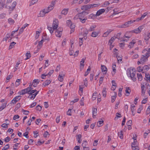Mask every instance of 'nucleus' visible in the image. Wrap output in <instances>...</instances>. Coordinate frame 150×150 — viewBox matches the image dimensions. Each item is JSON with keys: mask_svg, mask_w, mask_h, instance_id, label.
<instances>
[{"mask_svg": "<svg viewBox=\"0 0 150 150\" xmlns=\"http://www.w3.org/2000/svg\"><path fill=\"white\" fill-rule=\"evenodd\" d=\"M55 4V2L52 1L51 4L49 5L47 8H45L40 11L39 13L40 16L41 17H44L45 14L48 13L53 8Z\"/></svg>", "mask_w": 150, "mask_h": 150, "instance_id": "nucleus-1", "label": "nucleus"}, {"mask_svg": "<svg viewBox=\"0 0 150 150\" xmlns=\"http://www.w3.org/2000/svg\"><path fill=\"white\" fill-rule=\"evenodd\" d=\"M135 73V71H134L133 69L131 70H128L127 72V74L130 76L131 79L134 81H135L137 80L136 78L134 77Z\"/></svg>", "mask_w": 150, "mask_h": 150, "instance_id": "nucleus-2", "label": "nucleus"}, {"mask_svg": "<svg viewBox=\"0 0 150 150\" xmlns=\"http://www.w3.org/2000/svg\"><path fill=\"white\" fill-rule=\"evenodd\" d=\"M149 56H147L146 54H144L142 56L140 59V60L142 63L144 64V62H146L148 60V58Z\"/></svg>", "mask_w": 150, "mask_h": 150, "instance_id": "nucleus-3", "label": "nucleus"}, {"mask_svg": "<svg viewBox=\"0 0 150 150\" xmlns=\"http://www.w3.org/2000/svg\"><path fill=\"white\" fill-rule=\"evenodd\" d=\"M88 14V13L85 11L79 13V18H83L85 17H86L85 16Z\"/></svg>", "mask_w": 150, "mask_h": 150, "instance_id": "nucleus-4", "label": "nucleus"}, {"mask_svg": "<svg viewBox=\"0 0 150 150\" xmlns=\"http://www.w3.org/2000/svg\"><path fill=\"white\" fill-rule=\"evenodd\" d=\"M57 22L58 21L57 20H55L54 21L52 25L53 30L56 29L58 27Z\"/></svg>", "mask_w": 150, "mask_h": 150, "instance_id": "nucleus-5", "label": "nucleus"}, {"mask_svg": "<svg viewBox=\"0 0 150 150\" xmlns=\"http://www.w3.org/2000/svg\"><path fill=\"white\" fill-rule=\"evenodd\" d=\"M62 29H58L55 32V35L57 37H60L62 35Z\"/></svg>", "mask_w": 150, "mask_h": 150, "instance_id": "nucleus-6", "label": "nucleus"}, {"mask_svg": "<svg viewBox=\"0 0 150 150\" xmlns=\"http://www.w3.org/2000/svg\"><path fill=\"white\" fill-rule=\"evenodd\" d=\"M90 8H91L90 4L84 5L81 7V9L85 11H87Z\"/></svg>", "mask_w": 150, "mask_h": 150, "instance_id": "nucleus-7", "label": "nucleus"}, {"mask_svg": "<svg viewBox=\"0 0 150 150\" xmlns=\"http://www.w3.org/2000/svg\"><path fill=\"white\" fill-rule=\"evenodd\" d=\"M142 26H139L137 28L134 29L132 30V32L135 33H139L142 30Z\"/></svg>", "mask_w": 150, "mask_h": 150, "instance_id": "nucleus-8", "label": "nucleus"}, {"mask_svg": "<svg viewBox=\"0 0 150 150\" xmlns=\"http://www.w3.org/2000/svg\"><path fill=\"white\" fill-rule=\"evenodd\" d=\"M144 84V83H143V84L142 85V84L141 83V90H142V96H144V94H145V91H146L145 86Z\"/></svg>", "mask_w": 150, "mask_h": 150, "instance_id": "nucleus-9", "label": "nucleus"}, {"mask_svg": "<svg viewBox=\"0 0 150 150\" xmlns=\"http://www.w3.org/2000/svg\"><path fill=\"white\" fill-rule=\"evenodd\" d=\"M135 52L134 51H132L129 52V54L131 55H133L132 57V58L133 59H137L138 58L139 56L136 53L135 54Z\"/></svg>", "mask_w": 150, "mask_h": 150, "instance_id": "nucleus-10", "label": "nucleus"}, {"mask_svg": "<svg viewBox=\"0 0 150 150\" xmlns=\"http://www.w3.org/2000/svg\"><path fill=\"white\" fill-rule=\"evenodd\" d=\"M136 42L135 40H132L131 42H130L129 45L128 47L129 48H132L134 46V44L136 43Z\"/></svg>", "mask_w": 150, "mask_h": 150, "instance_id": "nucleus-11", "label": "nucleus"}, {"mask_svg": "<svg viewBox=\"0 0 150 150\" xmlns=\"http://www.w3.org/2000/svg\"><path fill=\"white\" fill-rule=\"evenodd\" d=\"M111 93L113 94V95L111 97V101L113 103L115 99L117 94L116 93L114 92Z\"/></svg>", "mask_w": 150, "mask_h": 150, "instance_id": "nucleus-12", "label": "nucleus"}, {"mask_svg": "<svg viewBox=\"0 0 150 150\" xmlns=\"http://www.w3.org/2000/svg\"><path fill=\"white\" fill-rule=\"evenodd\" d=\"M39 82V81L38 79H35L33 81L32 85L34 87H35L38 84Z\"/></svg>", "mask_w": 150, "mask_h": 150, "instance_id": "nucleus-13", "label": "nucleus"}, {"mask_svg": "<svg viewBox=\"0 0 150 150\" xmlns=\"http://www.w3.org/2000/svg\"><path fill=\"white\" fill-rule=\"evenodd\" d=\"M113 11L114 13L111 15L112 16H114L115 15L118 14L120 12H118L119 11L118 8H116L114 9L113 10Z\"/></svg>", "mask_w": 150, "mask_h": 150, "instance_id": "nucleus-14", "label": "nucleus"}, {"mask_svg": "<svg viewBox=\"0 0 150 150\" xmlns=\"http://www.w3.org/2000/svg\"><path fill=\"white\" fill-rule=\"evenodd\" d=\"M85 60V59L83 58L81 61L80 62V69H82L84 66V61Z\"/></svg>", "mask_w": 150, "mask_h": 150, "instance_id": "nucleus-15", "label": "nucleus"}, {"mask_svg": "<svg viewBox=\"0 0 150 150\" xmlns=\"http://www.w3.org/2000/svg\"><path fill=\"white\" fill-rule=\"evenodd\" d=\"M131 34L130 32H127L125 33L124 38H129L131 37Z\"/></svg>", "mask_w": 150, "mask_h": 150, "instance_id": "nucleus-16", "label": "nucleus"}, {"mask_svg": "<svg viewBox=\"0 0 150 150\" xmlns=\"http://www.w3.org/2000/svg\"><path fill=\"white\" fill-rule=\"evenodd\" d=\"M131 92V90L129 87H126L125 92L126 95L127 96H128Z\"/></svg>", "mask_w": 150, "mask_h": 150, "instance_id": "nucleus-17", "label": "nucleus"}, {"mask_svg": "<svg viewBox=\"0 0 150 150\" xmlns=\"http://www.w3.org/2000/svg\"><path fill=\"white\" fill-rule=\"evenodd\" d=\"M97 109L96 108H94L92 110V114L93 117L94 118L95 116L97 115Z\"/></svg>", "mask_w": 150, "mask_h": 150, "instance_id": "nucleus-18", "label": "nucleus"}, {"mask_svg": "<svg viewBox=\"0 0 150 150\" xmlns=\"http://www.w3.org/2000/svg\"><path fill=\"white\" fill-rule=\"evenodd\" d=\"M103 13V9H102L98 10L97 12L95 15L96 16H98L100 15Z\"/></svg>", "mask_w": 150, "mask_h": 150, "instance_id": "nucleus-19", "label": "nucleus"}, {"mask_svg": "<svg viewBox=\"0 0 150 150\" xmlns=\"http://www.w3.org/2000/svg\"><path fill=\"white\" fill-rule=\"evenodd\" d=\"M51 82L50 80H46L45 82H43L42 84V86L43 87H45L46 86L48 85Z\"/></svg>", "mask_w": 150, "mask_h": 150, "instance_id": "nucleus-20", "label": "nucleus"}, {"mask_svg": "<svg viewBox=\"0 0 150 150\" xmlns=\"http://www.w3.org/2000/svg\"><path fill=\"white\" fill-rule=\"evenodd\" d=\"M39 91L36 92L35 93L31 94L32 96H28V98H30L32 99H33L35 98V97L36 96V95L38 94L39 92Z\"/></svg>", "mask_w": 150, "mask_h": 150, "instance_id": "nucleus-21", "label": "nucleus"}, {"mask_svg": "<svg viewBox=\"0 0 150 150\" xmlns=\"http://www.w3.org/2000/svg\"><path fill=\"white\" fill-rule=\"evenodd\" d=\"M112 31L111 29H108L107 31L104 33V37H107L110 33Z\"/></svg>", "mask_w": 150, "mask_h": 150, "instance_id": "nucleus-22", "label": "nucleus"}, {"mask_svg": "<svg viewBox=\"0 0 150 150\" xmlns=\"http://www.w3.org/2000/svg\"><path fill=\"white\" fill-rule=\"evenodd\" d=\"M12 0H7L6 1V4H5V7L6 8H8V7H9V9H10L11 8V7L9 6H8V5L12 1Z\"/></svg>", "mask_w": 150, "mask_h": 150, "instance_id": "nucleus-23", "label": "nucleus"}, {"mask_svg": "<svg viewBox=\"0 0 150 150\" xmlns=\"http://www.w3.org/2000/svg\"><path fill=\"white\" fill-rule=\"evenodd\" d=\"M65 76V74H59L58 76V80L60 82L63 81V77Z\"/></svg>", "mask_w": 150, "mask_h": 150, "instance_id": "nucleus-24", "label": "nucleus"}, {"mask_svg": "<svg viewBox=\"0 0 150 150\" xmlns=\"http://www.w3.org/2000/svg\"><path fill=\"white\" fill-rule=\"evenodd\" d=\"M68 8H65L62 11V14L64 15H66L68 13Z\"/></svg>", "mask_w": 150, "mask_h": 150, "instance_id": "nucleus-25", "label": "nucleus"}, {"mask_svg": "<svg viewBox=\"0 0 150 150\" xmlns=\"http://www.w3.org/2000/svg\"><path fill=\"white\" fill-rule=\"evenodd\" d=\"M138 80L139 81H141L143 79V77L141 74L140 73L137 74Z\"/></svg>", "mask_w": 150, "mask_h": 150, "instance_id": "nucleus-26", "label": "nucleus"}, {"mask_svg": "<svg viewBox=\"0 0 150 150\" xmlns=\"http://www.w3.org/2000/svg\"><path fill=\"white\" fill-rule=\"evenodd\" d=\"M43 42V40H41L40 41H39L38 42V49H40L42 45V44Z\"/></svg>", "mask_w": 150, "mask_h": 150, "instance_id": "nucleus-27", "label": "nucleus"}, {"mask_svg": "<svg viewBox=\"0 0 150 150\" xmlns=\"http://www.w3.org/2000/svg\"><path fill=\"white\" fill-rule=\"evenodd\" d=\"M5 2L0 1V10H2L5 6Z\"/></svg>", "mask_w": 150, "mask_h": 150, "instance_id": "nucleus-28", "label": "nucleus"}, {"mask_svg": "<svg viewBox=\"0 0 150 150\" xmlns=\"http://www.w3.org/2000/svg\"><path fill=\"white\" fill-rule=\"evenodd\" d=\"M118 136L120 139H122L123 138V131H121L120 132H119L118 133Z\"/></svg>", "mask_w": 150, "mask_h": 150, "instance_id": "nucleus-29", "label": "nucleus"}, {"mask_svg": "<svg viewBox=\"0 0 150 150\" xmlns=\"http://www.w3.org/2000/svg\"><path fill=\"white\" fill-rule=\"evenodd\" d=\"M96 16V15H95V14L93 13H91L89 16L88 18L89 19H94Z\"/></svg>", "mask_w": 150, "mask_h": 150, "instance_id": "nucleus-30", "label": "nucleus"}, {"mask_svg": "<svg viewBox=\"0 0 150 150\" xmlns=\"http://www.w3.org/2000/svg\"><path fill=\"white\" fill-rule=\"evenodd\" d=\"M127 22H125L124 24H122L121 25H119V27L120 28H125L127 27Z\"/></svg>", "mask_w": 150, "mask_h": 150, "instance_id": "nucleus-31", "label": "nucleus"}, {"mask_svg": "<svg viewBox=\"0 0 150 150\" xmlns=\"http://www.w3.org/2000/svg\"><path fill=\"white\" fill-rule=\"evenodd\" d=\"M98 32H93L92 33L91 36L93 37H96L98 35Z\"/></svg>", "mask_w": 150, "mask_h": 150, "instance_id": "nucleus-32", "label": "nucleus"}, {"mask_svg": "<svg viewBox=\"0 0 150 150\" xmlns=\"http://www.w3.org/2000/svg\"><path fill=\"white\" fill-rule=\"evenodd\" d=\"M134 22L135 21L133 20L129 21L127 22L128 27L130 26L131 25V24Z\"/></svg>", "mask_w": 150, "mask_h": 150, "instance_id": "nucleus-33", "label": "nucleus"}, {"mask_svg": "<svg viewBox=\"0 0 150 150\" xmlns=\"http://www.w3.org/2000/svg\"><path fill=\"white\" fill-rule=\"evenodd\" d=\"M134 142L132 143V146H137L138 144V143L137 142L136 139L135 137L133 138Z\"/></svg>", "mask_w": 150, "mask_h": 150, "instance_id": "nucleus-34", "label": "nucleus"}, {"mask_svg": "<svg viewBox=\"0 0 150 150\" xmlns=\"http://www.w3.org/2000/svg\"><path fill=\"white\" fill-rule=\"evenodd\" d=\"M116 38L114 37L111 38V39L109 40V44L110 45H111L113 42V41L115 40Z\"/></svg>", "mask_w": 150, "mask_h": 150, "instance_id": "nucleus-35", "label": "nucleus"}, {"mask_svg": "<svg viewBox=\"0 0 150 150\" xmlns=\"http://www.w3.org/2000/svg\"><path fill=\"white\" fill-rule=\"evenodd\" d=\"M146 52L147 56H150V48L149 49L148 51L146 50H144L143 51V53Z\"/></svg>", "mask_w": 150, "mask_h": 150, "instance_id": "nucleus-36", "label": "nucleus"}, {"mask_svg": "<svg viewBox=\"0 0 150 150\" xmlns=\"http://www.w3.org/2000/svg\"><path fill=\"white\" fill-rule=\"evenodd\" d=\"M21 80V79H17L15 83V84L16 85V87L18 86H19L20 83V81Z\"/></svg>", "mask_w": 150, "mask_h": 150, "instance_id": "nucleus-37", "label": "nucleus"}, {"mask_svg": "<svg viewBox=\"0 0 150 150\" xmlns=\"http://www.w3.org/2000/svg\"><path fill=\"white\" fill-rule=\"evenodd\" d=\"M91 70V68L90 66H89L87 69L86 71L85 72V74H84V76H86L89 73L90 71Z\"/></svg>", "mask_w": 150, "mask_h": 150, "instance_id": "nucleus-38", "label": "nucleus"}, {"mask_svg": "<svg viewBox=\"0 0 150 150\" xmlns=\"http://www.w3.org/2000/svg\"><path fill=\"white\" fill-rule=\"evenodd\" d=\"M145 78L146 80L148 82L149 81H150V77L149 74H145Z\"/></svg>", "mask_w": 150, "mask_h": 150, "instance_id": "nucleus-39", "label": "nucleus"}, {"mask_svg": "<svg viewBox=\"0 0 150 150\" xmlns=\"http://www.w3.org/2000/svg\"><path fill=\"white\" fill-rule=\"evenodd\" d=\"M87 17H85L83 18H80L79 20L80 22L83 23H85L86 20H87Z\"/></svg>", "mask_w": 150, "mask_h": 150, "instance_id": "nucleus-40", "label": "nucleus"}, {"mask_svg": "<svg viewBox=\"0 0 150 150\" xmlns=\"http://www.w3.org/2000/svg\"><path fill=\"white\" fill-rule=\"evenodd\" d=\"M103 123V120L99 121L97 123V125L98 127H99L102 125V123Z\"/></svg>", "mask_w": 150, "mask_h": 150, "instance_id": "nucleus-41", "label": "nucleus"}, {"mask_svg": "<svg viewBox=\"0 0 150 150\" xmlns=\"http://www.w3.org/2000/svg\"><path fill=\"white\" fill-rule=\"evenodd\" d=\"M6 103H4L2 104L1 106L0 107V111L3 110L6 106Z\"/></svg>", "mask_w": 150, "mask_h": 150, "instance_id": "nucleus-42", "label": "nucleus"}, {"mask_svg": "<svg viewBox=\"0 0 150 150\" xmlns=\"http://www.w3.org/2000/svg\"><path fill=\"white\" fill-rule=\"evenodd\" d=\"M97 94L96 93H94L93 94L92 98V100H94L96 99Z\"/></svg>", "mask_w": 150, "mask_h": 150, "instance_id": "nucleus-43", "label": "nucleus"}, {"mask_svg": "<svg viewBox=\"0 0 150 150\" xmlns=\"http://www.w3.org/2000/svg\"><path fill=\"white\" fill-rule=\"evenodd\" d=\"M16 43L14 42L11 43L9 47V49H11L13 47H14V45L16 44Z\"/></svg>", "mask_w": 150, "mask_h": 150, "instance_id": "nucleus-44", "label": "nucleus"}, {"mask_svg": "<svg viewBox=\"0 0 150 150\" xmlns=\"http://www.w3.org/2000/svg\"><path fill=\"white\" fill-rule=\"evenodd\" d=\"M8 23L10 24H13L14 23V21L11 18H9L8 19Z\"/></svg>", "mask_w": 150, "mask_h": 150, "instance_id": "nucleus-45", "label": "nucleus"}, {"mask_svg": "<svg viewBox=\"0 0 150 150\" xmlns=\"http://www.w3.org/2000/svg\"><path fill=\"white\" fill-rule=\"evenodd\" d=\"M116 67V65L115 64H113L112 65V69L113 70V72H112V74H114L115 72L116 69L115 68Z\"/></svg>", "mask_w": 150, "mask_h": 150, "instance_id": "nucleus-46", "label": "nucleus"}, {"mask_svg": "<svg viewBox=\"0 0 150 150\" xmlns=\"http://www.w3.org/2000/svg\"><path fill=\"white\" fill-rule=\"evenodd\" d=\"M27 91H26V90L25 89L23 90H22L20 92V95H24L26 93H27Z\"/></svg>", "mask_w": 150, "mask_h": 150, "instance_id": "nucleus-47", "label": "nucleus"}, {"mask_svg": "<svg viewBox=\"0 0 150 150\" xmlns=\"http://www.w3.org/2000/svg\"><path fill=\"white\" fill-rule=\"evenodd\" d=\"M25 89L26 90V91H27V93L28 94L30 91V90L32 89L31 88V85H30L29 87Z\"/></svg>", "mask_w": 150, "mask_h": 150, "instance_id": "nucleus-48", "label": "nucleus"}, {"mask_svg": "<svg viewBox=\"0 0 150 150\" xmlns=\"http://www.w3.org/2000/svg\"><path fill=\"white\" fill-rule=\"evenodd\" d=\"M47 29L49 30L51 34H52V33H53V30H53V28H52L51 27H49V26H48Z\"/></svg>", "mask_w": 150, "mask_h": 150, "instance_id": "nucleus-49", "label": "nucleus"}, {"mask_svg": "<svg viewBox=\"0 0 150 150\" xmlns=\"http://www.w3.org/2000/svg\"><path fill=\"white\" fill-rule=\"evenodd\" d=\"M80 40L79 41V46H81L82 45L83 42V38H79Z\"/></svg>", "mask_w": 150, "mask_h": 150, "instance_id": "nucleus-50", "label": "nucleus"}, {"mask_svg": "<svg viewBox=\"0 0 150 150\" xmlns=\"http://www.w3.org/2000/svg\"><path fill=\"white\" fill-rule=\"evenodd\" d=\"M96 25H92L91 26L90 28L89 29V31H91L93 30L95 28H96Z\"/></svg>", "mask_w": 150, "mask_h": 150, "instance_id": "nucleus-51", "label": "nucleus"}, {"mask_svg": "<svg viewBox=\"0 0 150 150\" xmlns=\"http://www.w3.org/2000/svg\"><path fill=\"white\" fill-rule=\"evenodd\" d=\"M84 142L82 143V147H83V148H84L86 147V145L87 144V142L86 141H83Z\"/></svg>", "mask_w": 150, "mask_h": 150, "instance_id": "nucleus-52", "label": "nucleus"}, {"mask_svg": "<svg viewBox=\"0 0 150 150\" xmlns=\"http://www.w3.org/2000/svg\"><path fill=\"white\" fill-rule=\"evenodd\" d=\"M145 85L147 89H149L148 91H149L148 92V93L150 96V86L148 83H146Z\"/></svg>", "mask_w": 150, "mask_h": 150, "instance_id": "nucleus-53", "label": "nucleus"}, {"mask_svg": "<svg viewBox=\"0 0 150 150\" xmlns=\"http://www.w3.org/2000/svg\"><path fill=\"white\" fill-rule=\"evenodd\" d=\"M70 28L71 30V31H74V28H75V26L74 24H72L71 25H70Z\"/></svg>", "mask_w": 150, "mask_h": 150, "instance_id": "nucleus-54", "label": "nucleus"}, {"mask_svg": "<svg viewBox=\"0 0 150 150\" xmlns=\"http://www.w3.org/2000/svg\"><path fill=\"white\" fill-rule=\"evenodd\" d=\"M99 5V4H90L91 8H93L98 7Z\"/></svg>", "mask_w": 150, "mask_h": 150, "instance_id": "nucleus-55", "label": "nucleus"}, {"mask_svg": "<svg viewBox=\"0 0 150 150\" xmlns=\"http://www.w3.org/2000/svg\"><path fill=\"white\" fill-rule=\"evenodd\" d=\"M132 149L133 150H139V148L137 145L132 146Z\"/></svg>", "mask_w": 150, "mask_h": 150, "instance_id": "nucleus-56", "label": "nucleus"}, {"mask_svg": "<svg viewBox=\"0 0 150 150\" xmlns=\"http://www.w3.org/2000/svg\"><path fill=\"white\" fill-rule=\"evenodd\" d=\"M38 1V0H32L31 1V3L30 4V6L34 4L37 2Z\"/></svg>", "mask_w": 150, "mask_h": 150, "instance_id": "nucleus-57", "label": "nucleus"}, {"mask_svg": "<svg viewBox=\"0 0 150 150\" xmlns=\"http://www.w3.org/2000/svg\"><path fill=\"white\" fill-rule=\"evenodd\" d=\"M34 137L35 138H36L39 135L38 132H37V131H34Z\"/></svg>", "mask_w": 150, "mask_h": 150, "instance_id": "nucleus-58", "label": "nucleus"}, {"mask_svg": "<svg viewBox=\"0 0 150 150\" xmlns=\"http://www.w3.org/2000/svg\"><path fill=\"white\" fill-rule=\"evenodd\" d=\"M25 55L27 57L25 59L26 60L29 59L31 57L30 53H27L25 54Z\"/></svg>", "mask_w": 150, "mask_h": 150, "instance_id": "nucleus-59", "label": "nucleus"}, {"mask_svg": "<svg viewBox=\"0 0 150 150\" xmlns=\"http://www.w3.org/2000/svg\"><path fill=\"white\" fill-rule=\"evenodd\" d=\"M16 4V1L13 2L12 4V10H13Z\"/></svg>", "mask_w": 150, "mask_h": 150, "instance_id": "nucleus-60", "label": "nucleus"}, {"mask_svg": "<svg viewBox=\"0 0 150 150\" xmlns=\"http://www.w3.org/2000/svg\"><path fill=\"white\" fill-rule=\"evenodd\" d=\"M150 68V65H145L143 67L144 69L146 70H148Z\"/></svg>", "mask_w": 150, "mask_h": 150, "instance_id": "nucleus-61", "label": "nucleus"}, {"mask_svg": "<svg viewBox=\"0 0 150 150\" xmlns=\"http://www.w3.org/2000/svg\"><path fill=\"white\" fill-rule=\"evenodd\" d=\"M9 148V144L6 145L2 149V150H6L8 149Z\"/></svg>", "mask_w": 150, "mask_h": 150, "instance_id": "nucleus-62", "label": "nucleus"}, {"mask_svg": "<svg viewBox=\"0 0 150 150\" xmlns=\"http://www.w3.org/2000/svg\"><path fill=\"white\" fill-rule=\"evenodd\" d=\"M116 56L117 57V60L118 62H120L122 60V58L121 57L117 56V55Z\"/></svg>", "mask_w": 150, "mask_h": 150, "instance_id": "nucleus-63", "label": "nucleus"}, {"mask_svg": "<svg viewBox=\"0 0 150 150\" xmlns=\"http://www.w3.org/2000/svg\"><path fill=\"white\" fill-rule=\"evenodd\" d=\"M17 100H16L14 98L11 101V103H13L14 104H15L17 102Z\"/></svg>", "mask_w": 150, "mask_h": 150, "instance_id": "nucleus-64", "label": "nucleus"}]
</instances>
